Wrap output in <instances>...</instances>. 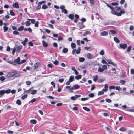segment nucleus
Returning a JSON list of instances; mask_svg holds the SVG:
<instances>
[{"label":"nucleus","mask_w":134,"mask_h":134,"mask_svg":"<svg viewBox=\"0 0 134 134\" xmlns=\"http://www.w3.org/2000/svg\"><path fill=\"white\" fill-rule=\"evenodd\" d=\"M107 6L111 9V13L113 14L116 15L118 16H120L122 14L125 13V11L124 9H122L119 12H117L114 10V9L111 5L109 4H107Z\"/></svg>","instance_id":"nucleus-1"},{"label":"nucleus","mask_w":134,"mask_h":134,"mask_svg":"<svg viewBox=\"0 0 134 134\" xmlns=\"http://www.w3.org/2000/svg\"><path fill=\"white\" fill-rule=\"evenodd\" d=\"M104 89H103L101 91L98 92V95H100L104 94V92H106L108 90V86L107 84L104 85Z\"/></svg>","instance_id":"nucleus-2"},{"label":"nucleus","mask_w":134,"mask_h":134,"mask_svg":"<svg viewBox=\"0 0 134 134\" xmlns=\"http://www.w3.org/2000/svg\"><path fill=\"white\" fill-rule=\"evenodd\" d=\"M7 77L11 80L14 79V72H10L7 74Z\"/></svg>","instance_id":"nucleus-3"},{"label":"nucleus","mask_w":134,"mask_h":134,"mask_svg":"<svg viewBox=\"0 0 134 134\" xmlns=\"http://www.w3.org/2000/svg\"><path fill=\"white\" fill-rule=\"evenodd\" d=\"M60 8L62 10V12L64 13L65 14H66L67 13V10L65 9V7L63 5H61L60 7Z\"/></svg>","instance_id":"nucleus-4"},{"label":"nucleus","mask_w":134,"mask_h":134,"mask_svg":"<svg viewBox=\"0 0 134 134\" xmlns=\"http://www.w3.org/2000/svg\"><path fill=\"white\" fill-rule=\"evenodd\" d=\"M87 57L89 59H92L94 58V55L90 53H88L87 55Z\"/></svg>","instance_id":"nucleus-5"},{"label":"nucleus","mask_w":134,"mask_h":134,"mask_svg":"<svg viewBox=\"0 0 134 134\" xmlns=\"http://www.w3.org/2000/svg\"><path fill=\"white\" fill-rule=\"evenodd\" d=\"M80 97L81 95H76L74 96L71 97L70 98L72 100L74 101L77 98Z\"/></svg>","instance_id":"nucleus-6"},{"label":"nucleus","mask_w":134,"mask_h":134,"mask_svg":"<svg viewBox=\"0 0 134 134\" xmlns=\"http://www.w3.org/2000/svg\"><path fill=\"white\" fill-rule=\"evenodd\" d=\"M120 47L125 49L127 47V45L125 44H120L119 45Z\"/></svg>","instance_id":"nucleus-7"},{"label":"nucleus","mask_w":134,"mask_h":134,"mask_svg":"<svg viewBox=\"0 0 134 134\" xmlns=\"http://www.w3.org/2000/svg\"><path fill=\"white\" fill-rule=\"evenodd\" d=\"M108 35V32L105 31L101 32L100 33V35L101 36H105Z\"/></svg>","instance_id":"nucleus-8"},{"label":"nucleus","mask_w":134,"mask_h":134,"mask_svg":"<svg viewBox=\"0 0 134 134\" xmlns=\"http://www.w3.org/2000/svg\"><path fill=\"white\" fill-rule=\"evenodd\" d=\"M33 88H31L27 90H24V93H30Z\"/></svg>","instance_id":"nucleus-9"},{"label":"nucleus","mask_w":134,"mask_h":134,"mask_svg":"<svg viewBox=\"0 0 134 134\" xmlns=\"http://www.w3.org/2000/svg\"><path fill=\"white\" fill-rule=\"evenodd\" d=\"M20 59L19 57H18L17 58L14 60V62L16 63L17 64H20Z\"/></svg>","instance_id":"nucleus-10"},{"label":"nucleus","mask_w":134,"mask_h":134,"mask_svg":"<svg viewBox=\"0 0 134 134\" xmlns=\"http://www.w3.org/2000/svg\"><path fill=\"white\" fill-rule=\"evenodd\" d=\"M5 94V90H0V97H2L3 95Z\"/></svg>","instance_id":"nucleus-11"},{"label":"nucleus","mask_w":134,"mask_h":134,"mask_svg":"<svg viewBox=\"0 0 134 134\" xmlns=\"http://www.w3.org/2000/svg\"><path fill=\"white\" fill-rule=\"evenodd\" d=\"M107 60L108 62V63L110 64H111L112 65H113L114 66H116V65L112 61L110 60Z\"/></svg>","instance_id":"nucleus-12"},{"label":"nucleus","mask_w":134,"mask_h":134,"mask_svg":"<svg viewBox=\"0 0 134 134\" xmlns=\"http://www.w3.org/2000/svg\"><path fill=\"white\" fill-rule=\"evenodd\" d=\"M12 7L14 8H19V6L17 3H14L12 5Z\"/></svg>","instance_id":"nucleus-13"},{"label":"nucleus","mask_w":134,"mask_h":134,"mask_svg":"<svg viewBox=\"0 0 134 134\" xmlns=\"http://www.w3.org/2000/svg\"><path fill=\"white\" fill-rule=\"evenodd\" d=\"M40 65V63L38 62L37 63L34 65V69H36Z\"/></svg>","instance_id":"nucleus-14"},{"label":"nucleus","mask_w":134,"mask_h":134,"mask_svg":"<svg viewBox=\"0 0 134 134\" xmlns=\"http://www.w3.org/2000/svg\"><path fill=\"white\" fill-rule=\"evenodd\" d=\"M41 3L39 2L38 3L37 5L36 6V8L37 10L40 9L41 7Z\"/></svg>","instance_id":"nucleus-15"},{"label":"nucleus","mask_w":134,"mask_h":134,"mask_svg":"<svg viewBox=\"0 0 134 134\" xmlns=\"http://www.w3.org/2000/svg\"><path fill=\"white\" fill-rule=\"evenodd\" d=\"M72 70L73 71L75 72V73L76 75H78V72L77 70L75 68L73 67L71 68Z\"/></svg>","instance_id":"nucleus-16"},{"label":"nucleus","mask_w":134,"mask_h":134,"mask_svg":"<svg viewBox=\"0 0 134 134\" xmlns=\"http://www.w3.org/2000/svg\"><path fill=\"white\" fill-rule=\"evenodd\" d=\"M14 79L16 77H19L20 76V74L17 72H14Z\"/></svg>","instance_id":"nucleus-17"},{"label":"nucleus","mask_w":134,"mask_h":134,"mask_svg":"<svg viewBox=\"0 0 134 134\" xmlns=\"http://www.w3.org/2000/svg\"><path fill=\"white\" fill-rule=\"evenodd\" d=\"M28 41V39L27 38H25L24 41L21 42L22 44L25 46V45L26 43Z\"/></svg>","instance_id":"nucleus-18"},{"label":"nucleus","mask_w":134,"mask_h":134,"mask_svg":"<svg viewBox=\"0 0 134 134\" xmlns=\"http://www.w3.org/2000/svg\"><path fill=\"white\" fill-rule=\"evenodd\" d=\"M89 34L90 35L91 34V32L89 31H86L84 32L82 34V36H85L87 34Z\"/></svg>","instance_id":"nucleus-19"},{"label":"nucleus","mask_w":134,"mask_h":134,"mask_svg":"<svg viewBox=\"0 0 134 134\" xmlns=\"http://www.w3.org/2000/svg\"><path fill=\"white\" fill-rule=\"evenodd\" d=\"M80 87L79 85H74L73 86V89H74L75 90L79 88Z\"/></svg>","instance_id":"nucleus-20"},{"label":"nucleus","mask_w":134,"mask_h":134,"mask_svg":"<svg viewBox=\"0 0 134 134\" xmlns=\"http://www.w3.org/2000/svg\"><path fill=\"white\" fill-rule=\"evenodd\" d=\"M85 60L84 58L83 57H80L79 58V60L80 62H84Z\"/></svg>","instance_id":"nucleus-21"},{"label":"nucleus","mask_w":134,"mask_h":134,"mask_svg":"<svg viewBox=\"0 0 134 134\" xmlns=\"http://www.w3.org/2000/svg\"><path fill=\"white\" fill-rule=\"evenodd\" d=\"M99 53L100 55H103L105 54V51L104 50L102 49L100 51Z\"/></svg>","instance_id":"nucleus-22"},{"label":"nucleus","mask_w":134,"mask_h":134,"mask_svg":"<svg viewBox=\"0 0 134 134\" xmlns=\"http://www.w3.org/2000/svg\"><path fill=\"white\" fill-rule=\"evenodd\" d=\"M127 130V129L125 127H121L120 128V131H126Z\"/></svg>","instance_id":"nucleus-23"},{"label":"nucleus","mask_w":134,"mask_h":134,"mask_svg":"<svg viewBox=\"0 0 134 134\" xmlns=\"http://www.w3.org/2000/svg\"><path fill=\"white\" fill-rule=\"evenodd\" d=\"M103 69L100 67H99L98 69V71L99 72L102 73L104 71Z\"/></svg>","instance_id":"nucleus-24"},{"label":"nucleus","mask_w":134,"mask_h":134,"mask_svg":"<svg viewBox=\"0 0 134 134\" xmlns=\"http://www.w3.org/2000/svg\"><path fill=\"white\" fill-rule=\"evenodd\" d=\"M42 43L43 44V45L45 47H47L48 46L47 44L45 42V41L43 40L42 41Z\"/></svg>","instance_id":"nucleus-25"},{"label":"nucleus","mask_w":134,"mask_h":134,"mask_svg":"<svg viewBox=\"0 0 134 134\" xmlns=\"http://www.w3.org/2000/svg\"><path fill=\"white\" fill-rule=\"evenodd\" d=\"M74 78V76H71L70 77L69 80L70 82H72L73 81V79Z\"/></svg>","instance_id":"nucleus-26"},{"label":"nucleus","mask_w":134,"mask_h":134,"mask_svg":"<svg viewBox=\"0 0 134 134\" xmlns=\"http://www.w3.org/2000/svg\"><path fill=\"white\" fill-rule=\"evenodd\" d=\"M24 29V26H21L19 27L18 29V30L19 31H22Z\"/></svg>","instance_id":"nucleus-27"},{"label":"nucleus","mask_w":134,"mask_h":134,"mask_svg":"<svg viewBox=\"0 0 134 134\" xmlns=\"http://www.w3.org/2000/svg\"><path fill=\"white\" fill-rule=\"evenodd\" d=\"M68 17L71 20H73L74 19V15H73L70 14L68 15Z\"/></svg>","instance_id":"nucleus-28"},{"label":"nucleus","mask_w":134,"mask_h":134,"mask_svg":"<svg viewBox=\"0 0 134 134\" xmlns=\"http://www.w3.org/2000/svg\"><path fill=\"white\" fill-rule=\"evenodd\" d=\"M30 122L31 123L33 124H35L36 123L37 121L35 120H31L30 121Z\"/></svg>","instance_id":"nucleus-29"},{"label":"nucleus","mask_w":134,"mask_h":134,"mask_svg":"<svg viewBox=\"0 0 134 134\" xmlns=\"http://www.w3.org/2000/svg\"><path fill=\"white\" fill-rule=\"evenodd\" d=\"M114 41L117 43H118L120 42V40L116 37H114Z\"/></svg>","instance_id":"nucleus-30"},{"label":"nucleus","mask_w":134,"mask_h":134,"mask_svg":"<svg viewBox=\"0 0 134 134\" xmlns=\"http://www.w3.org/2000/svg\"><path fill=\"white\" fill-rule=\"evenodd\" d=\"M25 24L26 26H29L31 24V23L30 21H27L25 22Z\"/></svg>","instance_id":"nucleus-31"},{"label":"nucleus","mask_w":134,"mask_h":134,"mask_svg":"<svg viewBox=\"0 0 134 134\" xmlns=\"http://www.w3.org/2000/svg\"><path fill=\"white\" fill-rule=\"evenodd\" d=\"M116 86L114 85L111 86H109V89L111 90L112 89H115V88Z\"/></svg>","instance_id":"nucleus-32"},{"label":"nucleus","mask_w":134,"mask_h":134,"mask_svg":"<svg viewBox=\"0 0 134 134\" xmlns=\"http://www.w3.org/2000/svg\"><path fill=\"white\" fill-rule=\"evenodd\" d=\"M68 50L67 48H64L63 49V52L64 53H66L68 52Z\"/></svg>","instance_id":"nucleus-33"},{"label":"nucleus","mask_w":134,"mask_h":134,"mask_svg":"<svg viewBox=\"0 0 134 134\" xmlns=\"http://www.w3.org/2000/svg\"><path fill=\"white\" fill-rule=\"evenodd\" d=\"M16 103L19 105H21V101L19 99H18L16 101Z\"/></svg>","instance_id":"nucleus-34"},{"label":"nucleus","mask_w":134,"mask_h":134,"mask_svg":"<svg viewBox=\"0 0 134 134\" xmlns=\"http://www.w3.org/2000/svg\"><path fill=\"white\" fill-rule=\"evenodd\" d=\"M37 92V90H32V91L31 92V94L32 95H34Z\"/></svg>","instance_id":"nucleus-35"},{"label":"nucleus","mask_w":134,"mask_h":134,"mask_svg":"<svg viewBox=\"0 0 134 134\" xmlns=\"http://www.w3.org/2000/svg\"><path fill=\"white\" fill-rule=\"evenodd\" d=\"M27 95L26 94H24L23 96H22L21 97V99L22 100L24 99L25 98H26L27 97Z\"/></svg>","instance_id":"nucleus-36"},{"label":"nucleus","mask_w":134,"mask_h":134,"mask_svg":"<svg viewBox=\"0 0 134 134\" xmlns=\"http://www.w3.org/2000/svg\"><path fill=\"white\" fill-rule=\"evenodd\" d=\"M11 92V90L10 89H7L6 90H5V93L9 94Z\"/></svg>","instance_id":"nucleus-37"},{"label":"nucleus","mask_w":134,"mask_h":134,"mask_svg":"<svg viewBox=\"0 0 134 134\" xmlns=\"http://www.w3.org/2000/svg\"><path fill=\"white\" fill-rule=\"evenodd\" d=\"M85 27V26L83 25V24L81 23L79 25V28L80 29H81L84 28Z\"/></svg>","instance_id":"nucleus-38"},{"label":"nucleus","mask_w":134,"mask_h":134,"mask_svg":"<svg viewBox=\"0 0 134 134\" xmlns=\"http://www.w3.org/2000/svg\"><path fill=\"white\" fill-rule=\"evenodd\" d=\"M27 20H28L30 21L32 23L34 24L35 22V20L34 19H27Z\"/></svg>","instance_id":"nucleus-39"},{"label":"nucleus","mask_w":134,"mask_h":134,"mask_svg":"<svg viewBox=\"0 0 134 134\" xmlns=\"http://www.w3.org/2000/svg\"><path fill=\"white\" fill-rule=\"evenodd\" d=\"M10 15L12 16H14L15 15V14L12 10H10Z\"/></svg>","instance_id":"nucleus-40"},{"label":"nucleus","mask_w":134,"mask_h":134,"mask_svg":"<svg viewBox=\"0 0 134 134\" xmlns=\"http://www.w3.org/2000/svg\"><path fill=\"white\" fill-rule=\"evenodd\" d=\"M71 46L72 48L73 49L75 48L76 47V45L74 43H72L71 44Z\"/></svg>","instance_id":"nucleus-41"},{"label":"nucleus","mask_w":134,"mask_h":134,"mask_svg":"<svg viewBox=\"0 0 134 134\" xmlns=\"http://www.w3.org/2000/svg\"><path fill=\"white\" fill-rule=\"evenodd\" d=\"M81 75H78L75 76V78L77 79H81Z\"/></svg>","instance_id":"nucleus-42"},{"label":"nucleus","mask_w":134,"mask_h":134,"mask_svg":"<svg viewBox=\"0 0 134 134\" xmlns=\"http://www.w3.org/2000/svg\"><path fill=\"white\" fill-rule=\"evenodd\" d=\"M83 108L84 110L87 111H90V109L86 107H83Z\"/></svg>","instance_id":"nucleus-43"},{"label":"nucleus","mask_w":134,"mask_h":134,"mask_svg":"<svg viewBox=\"0 0 134 134\" xmlns=\"http://www.w3.org/2000/svg\"><path fill=\"white\" fill-rule=\"evenodd\" d=\"M120 82L122 85H124L126 81L124 80H121L120 81Z\"/></svg>","instance_id":"nucleus-44"},{"label":"nucleus","mask_w":134,"mask_h":134,"mask_svg":"<svg viewBox=\"0 0 134 134\" xmlns=\"http://www.w3.org/2000/svg\"><path fill=\"white\" fill-rule=\"evenodd\" d=\"M6 79V78L4 76H1L0 77V80L1 81H3Z\"/></svg>","instance_id":"nucleus-45"},{"label":"nucleus","mask_w":134,"mask_h":134,"mask_svg":"<svg viewBox=\"0 0 134 134\" xmlns=\"http://www.w3.org/2000/svg\"><path fill=\"white\" fill-rule=\"evenodd\" d=\"M66 89H69V90H73V87H70V86H67L66 87Z\"/></svg>","instance_id":"nucleus-46"},{"label":"nucleus","mask_w":134,"mask_h":134,"mask_svg":"<svg viewBox=\"0 0 134 134\" xmlns=\"http://www.w3.org/2000/svg\"><path fill=\"white\" fill-rule=\"evenodd\" d=\"M98 79V76L97 75H96L94 77L93 80L94 81H96Z\"/></svg>","instance_id":"nucleus-47"},{"label":"nucleus","mask_w":134,"mask_h":134,"mask_svg":"<svg viewBox=\"0 0 134 134\" xmlns=\"http://www.w3.org/2000/svg\"><path fill=\"white\" fill-rule=\"evenodd\" d=\"M102 69H103L104 70H106L107 69V67L106 65H104L102 66Z\"/></svg>","instance_id":"nucleus-48"},{"label":"nucleus","mask_w":134,"mask_h":134,"mask_svg":"<svg viewBox=\"0 0 134 134\" xmlns=\"http://www.w3.org/2000/svg\"><path fill=\"white\" fill-rule=\"evenodd\" d=\"M47 6L45 4H43L42 7V8L43 9H46L47 8Z\"/></svg>","instance_id":"nucleus-49"},{"label":"nucleus","mask_w":134,"mask_h":134,"mask_svg":"<svg viewBox=\"0 0 134 134\" xmlns=\"http://www.w3.org/2000/svg\"><path fill=\"white\" fill-rule=\"evenodd\" d=\"M53 63L56 65H57L59 64V62L57 60H55L53 62Z\"/></svg>","instance_id":"nucleus-50"},{"label":"nucleus","mask_w":134,"mask_h":134,"mask_svg":"<svg viewBox=\"0 0 134 134\" xmlns=\"http://www.w3.org/2000/svg\"><path fill=\"white\" fill-rule=\"evenodd\" d=\"M118 3L117 2H113L111 3V5L113 6L118 5Z\"/></svg>","instance_id":"nucleus-51"},{"label":"nucleus","mask_w":134,"mask_h":134,"mask_svg":"<svg viewBox=\"0 0 134 134\" xmlns=\"http://www.w3.org/2000/svg\"><path fill=\"white\" fill-rule=\"evenodd\" d=\"M88 96L90 97H93L94 96V95L93 93H91L89 94Z\"/></svg>","instance_id":"nucleus-52"},{"label":"nucleus","mask_w":134,"mask_h":134,"mask_svg":"<svg viewBox=\"0 0 134 134\" xmlns=\"http://www.w3.org/2000/svg\"><path fill=\"white\" fill-rule=\"evenodd\" d=\"M131 74L132 75L134 74V69H131L130 70Z\"/></svg>","instance_id":"nucleus-53"},{"label":"nucleus","mask_w":134,"mask_h":134,"mask_svg":"<svg viewBox=\"0 0 134 134\" xmlns=\"http://www.w3.org/2000/svg\"><path fill=\"white\" fill-rule=\"evenodd\" d=\"M110 31L113 34H114L116 33V32L114 30H110Z\"/></svg>","instance_id":"nucleus-54"},{"label":"nucleus","mask_w":134,"mask_h":134,"mask_svg":"<svg viewBox=\"0 0 134 134\" xmlns=\"http://www.w3.org/2000/svg\"><path fill=\"white\" fill-rule=\"evenodd\" d=\"M39 23V22L38 21L36 22L34 25L35 26V27H38Z\"/></svg>","instance_id":"nucleus-55"},{"label":"nucleus","mask_w":134,"mask_h":134,"mask_svg":"<svg viewBox=\"0 0 134 134\" xmlns=\"http://www.w3.org/2000/svg\"><path fill=\"white\" fill-rule=\"evenodd\" d=\"M131 46H130L128 47L127 48V52H129L130 51L131 49Z\"/></svg>","instance_id":"nucleus-56"},{"label":"nucleus","mask_w":134,"mask_h":134,"mask_svg":"<svg viewBox=\"0 0 134 134\" xmlns=\"http://www.w3.org/2000/svg\"><path fill=\"white\" fill-rule=\"evenodd\" d=\"M88 98H81V100L82 101H84L87 100Z\"/></svg>","instance_id":"nucleus-57"},{"label":"nucleus","mask_w":134,"mask_h":134,"mask_svg":"<svg viewBox=\"0 0 134 134\" xmlns=\"http://www.w3.org/2000/svg\"><path fill=\"white\" fill-rule=\"evenodd\" d=\"M4 31V32H6L8 29V28L6 26H4L3 27Z\"/></svg>","instance_id":"nucleus-58"},{"label":"nucleus","mask_w":134,"mask_h":134,"mask_svg":"<svg viewBox=\"0 0 134 134\" xmlns=\"http://www.w3.org/2000/svg\"><path fill=\"white\" fill-rule=\"evenodd\" d=\"M63 38L61 36H59L58 37V40L59 41L63 40Z\"/></svg>","instance_id":"nucleus-59"},{"label":"nucleus","mask_w":134,"mask_h":134,"mask_svg":"<svg viewBox=\"0 0 134 134\" xmlns=\"http://www.w3.org/2000/svg\"><path fill=\"white\" fill-rule=\"evenodd\" d=\"M95 88V86L94 85H93L91 86V90H92Z\"/></svg>","instance_id":"nucleus-60"},{"label":"nucleus","mask_w":134,"mask_h":134,"mask_svg":"<svg viewBox=\"0 0 134 134\" xmlns=\"http://www.w3.org/2000/svg\"><path fill=\"white\" fill-rule=\"evenodd\" d=\"M16 49L14 48H13V51L12 52V54L13 55L14 54V53L16 51Z\"/></svg>","instance_id":"nucleus-61"},{"label":"nucleus","mask_w":134,"mask_h":134,"mask_svg":"<svg viewBox=\"0 0 134 134\" xmlns=\"http://www.w3.org/2000/svg\"><path fill=\"white\" fill-rule=\"evenodd\" d=\"M51 84L53 86V87L55 88V83L53 81H52L51 82Z\"/></svg>","instance_id":"nucleus-62"},{"label":"nucleus","mask_w":134,"mask_h":134,"mask_svg":"<svg viewBox=\"0 0 134 134\" xmlns=\"http://www.w3.org/2000/svg\"><path fill=\"white\" fill-rule=\"evenodd\" d=\"M101 62L103 64H107V62L104 59H102Z\"/></svg>","instance_id":"nucleus-63"},{"label":"nucleus","mask_w":134,"mask_h":134,"mask_svg":"<svg viewBox=\"0 0 134 134\" xmlns=\"http://www.w3.org/2000/svg\"><path fill=\"white\" fill-rule=\"evenodd\" d=\"M105 100L107 102L109 103H110L111 102V100L109 99H106Z\"/></svg>","instance_id":"nucleus-64"}]
</instances>
